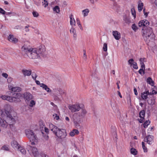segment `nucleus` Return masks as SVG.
<instances>
[{"mask_svg":"<svg viewBox=\"0 0 157 157\" xmlns=\"http://www.w3.org/2000/svg\"><path fill=\"white\" fill-rule=\"evenodd\" d=\"M113 35L115 39L116 40H119L121 38V33L117 31H113Z\"/></svg>","mask_w":157,"mask_h":157,"instance_id":"15","label":"nucleus"},{"mask_svg":"<svg viewBox=\"0 0 157 157\" xmlns=\"http://www.w3.org/2000/svg\"><path fill=\"white\" fill-rule=\"evenodd\" d=\"M32 76L34 80H36V78L37 76V75L36 74L35 72H33L32 73Z\"/></svg>","mask_w":157,"mask_h":157,"instance_id":"40","label":"nucleus"},{"mask_svg":"<svg viewBox=\"0 0 157 157\" xmlns=\"http://www.w3.org/2000/svg\"><path fill=\"white\" fill-rule=\"evenodd\" d=\"M150 122H148V121H145L143 125H144V127L145 128H147L148 125L150 124Z\"/></svg>","mask_w":157,"mask_h":157,"instance_id":"41","label":"nucleus"},{"mask_svg":"<svg viewBox=\"0 0 157 157\" xmlns=\"http://www.w3.org/2000/svg\"><path fill=\"white\" fill-rule=\"evenodd\" d=\"M2 98L3 100H6L10 102H13V97L5 95L2 96Z\"/></svg>","mask_w":157,"mask_h":157,"instance_id":"20","label":"nucleus"},{"mask_svg":"<svg viewBox=\"0 0 157 157\" xmlns=\"http://www.w3.org/2000/svg\"><path fill=\"white\" fill-rule=\"evenodd\" d=\"M24 98L26 100L29 101L33 98V95L28 92H25L23 94Z\"/></svg>","mask_w":157,"mask_h":157,"instance_id":"14","label":"nucleus"},{"mask_svg":"<svg viewBox=\"0 0 157 157\" xmlns=\"http://www.w3.org/2000/svg\"><path fill=\"white\" fill-rule=\"evenodd\" d=\"M144 149V152H147V148L146 147L144 146V147H142Z\"/></svg>","mask_w":157,"mask_h":157,"instance_id":"62","label":"nucleus"},{"mask_svg":"<svg viewBox=\"0 0 157 157\" xmlns=\"http://www.w3.org/2000/svg\"><path fill=\"white\" fill-rule=\"evenodd\" d=\"M11 90L13 91L20 92L21 91V89L17 86L13 87L12 88Z\"/></svg>","mask_w":157,"mask_h":157,"instance_id":"26","label":"nucleus"},{"mask_svg":"<svg viewBox=\"0 0 157 157\" xmlns=\"http://www.w3.org/2000/svg\"><path fill=\"white\" fill-rule=\"evenodd\" d=\"M53 117L54 118L56 119V120H58L59 119V116L56 114H54L53 115Z\"/></svg>","mask_w":157,"mask_h":157,"instance_id":"47","label":"nucleus"},{"mask_svg":"<svg viewBox=\"0 0 157 157\" xmlns=\"http://www.w3.org/2000/svg\"><path fill=\"white\" fill-rule=\"evenodd\" d=\"M83 57L85 58V59H86V50H83Z\"/></svg>","mask_w":157,"mask_h":157,"instance_id":"60","label":"nucleus"},{"mask_svg":"<svg viewBox=\"0 0 157 157\" xmlns=\"http://www.w3.org/2000/svg\"><path fill=\"white\" fill-rule=\"evenodd\" d=\"M32 13L34 17H37L39 16V13L36 11H33Z\"/></svg>","mask_w":157,"mask_h":157,"instance_id":"43","label":"nucleus"},{"mask_svg":"<svg viewBox=\"0 0 157 157\" xmlns=\"http://www.w3.org/2000/svg\"><path fill=\"white\" fill-rule=\"evenodd\" d=\"M68 108L72 113L78 111L81 109V107L78 104L70 105L68 106Z\"/></svg>","mask_w":157,"mask_h":157,"instance_id":"7","label":"nucleus"},{"mask_svg":"<svg viewBox=\"0 0 157 157\" xmlns=\"http://www.w3.org/2000/svg\"><path fill=\"white\" fill-rule=\"evenodd\" d=\"M76 20L77 23L78 24V25H80L81 24H80V21L79 20V19L78 18H77Z\"/></svg>","mask_w":157,"mask_h":157,"instance_id":"64","label":"nucleus"},{"mask_svg":"<svg viewBox=\"0 0 157 157\" xmlns=\"http://www.w3.org/2000/svg\"><path fill=\"white\" fill-rule=\"evenodd\" d=\"M141 69H142L143 70H145V65L144 63L143 64H141Z\"/></svg>","mask_w":157,"mask_h":157,"instance_id":"58","label":"nucleus"},{"mask_svg":"<svg viewBox=\"0 0 157 157\" xmlns=\"http://www.w3.org/2000/svg\"><path fill=\"white\" fill-rule=\"evenodd\" d=\"M2 75L5 78H7L8 77V75L7 74L5 73H2Z\"/></svg>","mask_w":157,"mask_h":157,"instance_id":"55","label":"nucleus"},{"mask_svg":"<svg viewBox=\"0 0 157 157\" xmlns=\"http://www.w3.org/2000/svg\"><path fill=\"white\" fill-rule=\"evenodd\" d=\"M6 11L3 10L2 8L0 7V13L2 14H6Z\"/></svg>","mask_w":157,"mask_h":157,"instance_id":"51","label":"nucleus"},{"mask_svg":"<svg viewBox=\"0 0 157 157\" xmlns=\"http://www.w3.org/2000/svg\"><path fill=\"white\" fill-rule=\"evenodd\" d=\"M130 151L131 153L134 155H136L137 153V151L136 149L134 148H131Z\"/></svg>","mask_w":157,"mask_h":157,"instance_id":"34","label":"nucleus"},{"mask_svg":"<svg viewBox=\"0 0 157 157\" xmlns=\"http://www.w3.org/2000/svg\"><path fill=\"white\" fill-rule=\"evenodd\" d=\"M139 121L140 123H143L144 120V117H142L140 119H139Z\"/></svg>","mask_w":157,"mask_h":157,"instance_id":"56","label":"nucleus"},{"mask_svg":"<svg viewBox=\"0 0 157 157\" xmlns=\"http://www.w3.org/2000/svg\"><path fill=\"white\" fill-rule=\"evenodd\" d=\"M60 93L61 95H64L65 96L66 94V93L65 92L63 91H60Z\"/></svg>","mask_w":157,"mask_h":157,"instance_id":"63","label":"nucleus"},{"mask_svg":"<svg viewBox=\"0 0 157 157\" xmlns=\"http://www.w3.org/2000/svg\"><path fill=\"white\" fill-rule=\"evenodd\" d=\"M53 11L57 13H59L60 12L59 7L58 6H55L53 8Z\"/></svg>","mask_w":157,"mask_h":157,"instance_id":"31","label":"nucleus"},{"mask_svg":"<svg viewBox=\"0 0 157 157\" xmlns=\"http://www.w3.org/2000/svg\"><path fill=\"white\" fill-rule=\"evenodd\" d=\"M40 0H37V1H36L34 2L35 4L38 6L40 5Z\"/></svg>","mask_w":157,"mask_h":157,"instance_id":"50","label":"nucleus"},{"mask_svg":"<svg viewBox=\"0 0 157 157\" xmlns=\"http://www.w3.org/2000/svg\"><path fill=\"white\" fill-rule=\"evenodd\" d=\"M144 6L143 3L141 2V1L140 0L138 2V9L139 11H141L143 8Z\"/></svg>","mask_w":157,"mask_h":157,"instance_id":"24","label":"nucleus"},{"mask_svg":"<svg viewBox=\"0 0 157 157\" xmlns=\"http://www.w3.org/2000/svg\"><path fill=\"white\" fill-rule=\"evenodd\" d=\"M36 102L34 100H32L30 102L29 105V106L31 107H33L34 105H35Z\"/></svg>","mask_w":157,"mask_h":157,"instance_id":"38","label":"nucleus"},{"mask_svg":"<svg viewBox=\"0 0 157 157\" xmlns=\"http://www.w3.org/2000/svg\"><path fill=\"white\" fill-rule=\"evenodd\" d=\"M69 135L71 136H75V134L73 130L70 132Z\"/></svg>","mask_w":157,"mask_h":157,"instance_id":"59","label":"nucleus"},{"mask_svg":"<svg viewBox=\"0 0 157 157\" xmlns=\"http://www.w3.org/2000/svg\"><path fill=\"white\" fill-rule=\"evenodd\" d=\"M47 92L49 93L51 92V90L50 89L48 88V86H47V87L45 89Z\"/></svg>","mask_w":157,"mask_h":157,"instance_id":"61","label":"nucleus"},{"mask_svg":"<svg viewBox=\"0 0 157 157\" xmlns=\"http://www.w3.org/2000/svg\"><path fill=\"white\" fill-rule=\"evenodd\" d=\"M0 114L2 117H6V122L10 125H12L15 123V120L10 114L9 112L7 110H1Z\"/></svg>","mask_w":157,"mask_h":157,"instance_id":"2","label":"nucleus"},{"mask_svg":"<svg viewBox=\"0 0 157 157\" xmlns=\"http://www.w3.org/2000/svg\"><path fill=\"white\" fill-rule=\"evenodd\" d=\"M147 102L149 104L151 105H154L155 103V98L153 97L152 98H149L147 100Z\"/></svg>","mask_w":157,"mask_h":157,"instance_id":"22","label":"nucleus"},{"mask_svg":"<svg viewBox=\"0 0 157 157\" xmlns=\"http://www.w3.org/2000/svg\"><path fill=\"white\" fill-rule=\"evenodd\" d=\"M44 2H42L43 5L44 6V7L46 8L48 5V3L46 0H43Z\"/></svg>","mask_w":157,"mask_h":157,"instance_id":"36","label":"nucleus"},{"mask_svg":"<svg viewBox=\"0 0 157 157\" xmlns=\"http://www.w3.org/2000/svg\"><path fill=\"white\" fill-rule=\"evenodd\" d=\"M157 92H156L155 91H154V90L152 91V93L151 94V93H150L148 91H144L141 93V97L142 98L143 100L146 99L147 98V95H151V94H156Z\"/></svg>","mask_w":157,"mask_h":157,"instance_id":"10","label":"nucleus"},{"mask_svg":"<svg viewBox=\"0 0 157 157\" xmlns=\"http://www.w3.org/2000/svg\"><path fill=\"white\" fill-rule=\"evenodd\" d=\"M131 11L132 12V15L134 17V18H136V11L134 8H132L131 10Z\"/></svg>","mask_w":157,"mask_h":157,"instance_id":"37","label":"nucleus"},{"mask_svg":"<svg viewBox=\"0 0 157 157\" xmlns=\"http://www.w3.org/2000/svg\"><path fill=\"white\" fill-rule=\"evenodd\" d=\"M149 22L146 20H143L140 21L138 23L139 26L140 27L143 26L144 27H147V26L149 25Z\"/></svg>","mask_w":157,"mask_h":157,"instance_id":"12","label":"nucleus"},{"mask_svg":"<svg viewBox=\"0 0 157 157\" xmlns=\"http://www.w3.org/2000/svg\"><path fill=\"white\" fill-rule=\"evenodd\" d=\"M29 25H27L25 26V31L26 32H28L29 31Z\"/></svg>","mask_w":157,"mask_h":157,"instance_id":"54","label":"nucleus"},{"mask_svg":"<svg viewBox=\"0 0 157 157\" xmlns=\"http://www.w3.org/2000/svg\"><path fill=\"white\" fill-rule=\"evenodd\" d=\"M138 72L140 74L142 75H144L145 74L144 70L141 69L139 70Z\"/></svg>","mask_w":157,"mask_h":157,"instance_id":"42","label":"nucleus"},{"mask_svg":"<svg viewBox=\"0 0 157 157\" xmlns=\"http://www.w3.org/2000/svg\"><path fill=\"white\" fill-rule=\"evenodd\" d=\"M90 10L88 9H86L82 10V12L83 13L84 17H85L87 16L88 13L89 12Z\"/></svg>","mask_w":157,"mask_h":157,"instance_id":"28","label":"nucleus"},{"mask_svg":"<svg viewBox=\"0 0 157 157\" xmlns=\"http://www.w3.org/2000/svg\"><path fill=\"white\" fill-rule=\"evenodd\" d=\"M45 49L43 47H41L38 50H37V52L38 54V55L40 54H41L45 51Z\"/></svg>","mask_w":157,"mask_h":157,"instance_id":"33","label":"nucleus"},{"mask_svg":"<svg viewBox=\"0 0 157 157\" xmlns=\"http://www.w3.org/2000/svg\"><path fill=\"white\" fill-rule=\"evenodd\" d=\"M104 51L106 52L107 50V44L106 43H104L103 44V48Z\"/></svg>","mask_w":157,"mask_h":157,"instance_id":"39","label":"nucleus"},{"mask_svg":"<svg viewBox=\"0 0 157 157\" xmlns=\"http://www.w3.org/2000/svg\"><path fill=\"white\" fill-rule=\"evenodd\" d=\"M11 145L14 148H16L18 149L19 146H20L17 142L15 140L13 141L11 143Z\"/></svg>","mask_w":157,"mask_h":157,"instance_id":"21","label":"nucleus"},{"mask_svg":"<svg viewBox=\"0 0 157 157\" xmlns=\"http://www.w3.org/2000/svg\"><path fill=\"white\" fill-rule=\"evenodd\" d=\"M81 118L80 115V113H75L73 114V119L75 126H79V124L81 122Z\"/></svg>","mask_w":157,"mask_h":157,"instance_id":"5","label":"nucleus"},{"mask_svg":"<svg viewBox=\"0 0 157 157\" xmlns=\"http://www.w3.org/2000/svg\"><path fill=\"white\" fill-rule=\"evenodd\" d=\"M70 31L71 33L73 34L74 40H76L77 35L75 29L73 28V27L72 26L71 29L70 30Z\"/></svg>","mask_w":157,"mask_h":157,"instance_id":"16","label":"nucleus"},{"mask_svg":"<svg viewBox=\"0 0 157 157\" xmlns=\"http://www.w3.org/2000/svg\"><path fill=\"white\" fill-rule=\"evenodd\" d=\"M13 80V78L11 77H9L7 79V81L8 83H11Z\"/></svg>","mask_w":157,"mask_h":157,"instance_id":"53","label":"nucleus"},{"mask_svg":"<svg viewBox=\"0 0 157 157\" xmlns=\"http://www.w3.org/2000/svg\"><path fill=\"white\" fill-rule=\"evenodd\" d=\"M23 154L25 155L26 154V151L23 147L19 146L18 149Z\"/></svg>","mask_w":157,"mask_h":157,"instance_id":"30","label":"nucleus"},{"mask_svg":"<svg viewBox=\"0 0 157 157\" xmlns=\"http://www.w3.org/2000/svg\"><path fill=\"white\" fill-rule=\"evenodd\" d=\"M8 39L9 41L14 43H16L18 41L17 39L14 37L13 35L11 34L9 35Z\"/></svg>","mask_w":157,"mask_h":157,"instance_id":"19","label":"nucleus"},{"mask_svg":"<svg viewBox=\"0 0 157 157\" xmlns=\"http://www.w3.org/2000/svg\"><path fill=\"white\" fill-rule=\"evenodd\" d=\"M32 48H31L29 46H28L27 45L24 44L21 48V50L27 55L29 53V52L32 49Z\"/></svg>","mask_w":157,"mask_h":157,"instance_id":"11","label":"nucleus"},{"mask_svg":"<svg viewBox=\"0 0 157 157\" xmlns=\"http://www.w3.org/2000/svg\"><path fill=\"white\" fill-rule=\"evenodd\" d=\"M141 32L142 35L147 43L154 40L155 35L151 28L144 27L142 29Z\"/></svg>","mask_w":157,"mask_h":157,"instance_id":"1","label":"nucleus"},{"mask_svg":"<svg viewBox=\"0 0 157 157\" xmlns=\"http://www.w3.org/2000/svg\"><path fill=\"white\" fill-rule=\"evenodd\" d=\"M25 133L26 136L29 139L32 145H35L38 141L36 135H35L33 132L29 129L25 130Z\"/></svg>","mask_w":157,"mask_h":157,"instance_id":"3","label":"nucleus"},{"mask_svg":"<svg viewBox=\"0 0 157 157\" xmlns=\"http://www.w3.org/2000/svg\"><path fill=\"white\" fill-rule=\"evenodd\" d=\"M133 67L136 69H138V66L137 65V64L136 62H133V64H132Z\"/></svg>","mask_w":157,"mask_h":157,"instance_id":"44","label":"nucleus"},{"mask_svg":"<svg viewBox=\"0 0 157 157\" xmlns=\"http://www.w3.org/2000/svg\"><path fill=\"white\" fill-rule=\"evenodd\" d=\"M49 127L51 131L53 132L54 134L59 128L57 126L52 123L49 124Z\"/></svg>","mask_w":157,"mask_h":157,"instance_id":"17","label":"nucleus"},{"mask_svg":"<svg viewBox=\"0 0 157 157\" xmlns=\"http://www.w3.org/2000/svg\"><path fill=\"white\" fill-rule=\"evenodd\" d=\"M153 139L154 136H153L148 135L144 138V141L148 144L151 145L153 142Z\"/></svg>","mask_w":157,"mask_h":157,"instance_id":"9","label":"nucleus"},{"mask_svg":"<svg viewBox=\"0 0 157 157\" xmlns=\"http://www.w3.org/2000/svg\"><path fill=\"white\" fill-rule=\"evenodd\" d=\"M39 124L40 128H43L44 126V125L42 121H40Z\"/></svg>","mask_w":157,"mask_h":157,"instance_id":"52","label":"nucleus"},{"mask_svg":"<svg viewBox=\"0 0 157 157\" xmlns=\"http://www.w3.org/2000/svg\"><path fill=\"white\" fill-rule=\"evenodd\" d=\"M70 25L72 26L73 25H75V21L74 18L73 17V15L71 14L70 16Z\"/></svg>","mask_w":157,"mask_h":157,"instance_id":"23","label":"nucleus"},{"mask_svg":"<svg viewBox=\"0 0 157 157\" xmlns=\"http://www.w3.org/2000/svg\"><path fill=\"white\" fill-rule=\"evenodd\" d=\"M55 135L59 139H64L62 142V144L64 145L66 144L67 139H65L67 133L66 130L63 129L58 128L57 131L56 132Z\"/></svg>","mask_w":157,"mask_h":157,"instance_id":"4","label":"nucleus"},{"mask_svg":"<svg viewBox=\"0 0 157 157\" xmlns=\"http://www.w3.org/2000/svg\"><path fill=\"white\" fill-rule=\"evenodd\" d=\"M128 63L131 65H132L134 62V60L133 59H131L128 60Z\"/></svg>","mask_w":157,"mask_h":157,"instance_id":"45","label":"nucleus"},{"mask_svg":"<svg viewBox=\"0 0 157 157\" xmlns=\"http://www.w3.org/2000/svg\"><path fill=\"white\" fill-rule=\"evenodd\" d=\"M147 82L151 86H153L154 85V82L152 80L151 77H149L147 78Z\"/></svg>","mask_w":157,"mask_h":157,"instance_id":"27","label":"nucleus"},{"mask_svg":"<svg viewBox=\"0 0 157 157\" xmlns=\"http://www.w3.org/2000/svg\"><path fill=\"white\" fill-rule=\"evenodd\" d=\"M1 149L5 151H8L9 150V148L7 146L4 145L2 147Z\"/></svg>","mask_w":157,"mask_h":157,"instance_id":"46","label":"nucleus"},{"mask_svg":"<svg viewBox=\"0 0 157 157\" xmlns=\"http://www.w3.org/2000/svg\"><path fill=\"white\" fill-rule=\"evenodd\" d=\"M87 113L86 110L85 109H82L81 112H79L78 113H80V116L82 118L84 117Z\"/></svg>","mask_w":157,"mask_h":157,"instance_id":"29","label":"nucleus"},{"mask_svg":"<svg viewBox=\"0 0 157 157\" xmlns=\"http://www.w3.org/2000/svg\"><path fill=\"white\" fill-rule=\"evenodd\" d=\"M73 131L75 135V134L78 135V133H79V132L78 131V130L75 129H73Z\"/></svg>","mask_w":157,"mask_h":157,"instance_id":"57","label":"nucleus"},{"mask_svg":"<svg viewBox=\"0 0 157 157\" xmlns=\"http://www.w3.org/2000/svg\"><path fill=\"white\" fill-rule=\"evenodd\" d=\"M6 123H7V122H6V120H5V121H4L1 118H0V126L3 127H6L7 126Z\"/></svg>","mask_w":157,"mask_h":157,"instance_id":"25","label":"nucleus"},{"mask_svg":"<svg viewBox=\"0 0 157 157\" xmlns=\"http://www.w3.org/2000/svg\"><path fill=\"white\" fill-rule=\"evenodd\" d=\"M132 28L133 30L135 32L138 29L137 27L136 26L135 24H133L132 26Z\"/></svg>","mask_w":157,"mask_h":157,"instance_id":"35","label":"nucleus"},{"mask_svg":"<svg viewBox=\"0 0 157 157\" xmlns=\"http://www.w3.org/2000/svg\"><path fill=\"white\" fill-rule=\"evenodd\" d=\"M145 114V110H141L139 113V116L140 118L144 117Z\"/></svg>","mask_w":157,"mask_h":157,"instance_id":"32","label":"nucleus"},{"mask_svg":"<svg viewBox=\"0 0 157 157\" xmlns=\"http://www.w3.org/2000/svg\"><path fill=\"white\" fill-rule=\"evenodd\" d=\"M47 86L44 83H41L40 84V86L44 90L47 87Z\"/></svg>","mask_w":157,"mask_h":157,"instance_id":"49","label":"nucleus"},{"mask_svg":"<svg viewBox=\"0 0 157 157\" xmlns=\"http://www.w3.org/2000/svg\"><path fill=\"white\" fill-rule=\"evenodd\" d=\"M27 55L30 58L33 59H37L39 56L36 48H33Z\"/></svg>","mask_w":157,"mask_h":157,"instance_id":"6","label":"nucleus"},{"mask_svg":"<svg viewBox=\"0 0 157 157\" xmlns=\"http://www.w3.org/2000/svg\"><path fill=\"white\" fill-rule=\"evenodd\" d=\"M27 147L28 151L32 152L35 157H37L39 155V152L37 151V149L36 147L29 145Z\"/></svg>","mask_w":157,"mask_h":157,"instance_id":"8","label":"nucleus"},{"mask_svg":"<svg viewBox=\"0 0 157 157\" xmlns=\"http://www.w3.org/2000/svg\"><path fill=\"white\" fill-rule=\"evenodd\" d=\"M21 97V93H17L15 97H13V102L15 103L19 102H20V98Z\"/></svg>","mask_w":157,"mask_h":157,"instance_id":"13","label":"nucleus"},{"mask_svg":"<svg viewBox=\"0 0 157 157\" xmlns=\"http://www.w3.org/2000/svg\"><path fill=\"white\" fill-rule=\"evenodd\" d=\"M21 71L24 77L26 76H29L31 75L32 73V71L31 70H27L24 69L22 70Z\"/></svg>","mask_w":157,"mask_h":157,"instance_id":"18","label":"nucleus"},{"mask_svg":"<svg viewBox=\"0 0 157 157\" xmlns=\"http://www.w3.org/2000/svg\"><path fill=\"white\" fill-rule=\"evenodd\" d=\"M145 59L144 58H140V64L144 63V61H145Z\"/></svg>","mask_w":157,"mask_h":157,"instance_id":"48","label":"nucleus"}]
</instances>
